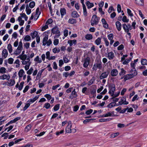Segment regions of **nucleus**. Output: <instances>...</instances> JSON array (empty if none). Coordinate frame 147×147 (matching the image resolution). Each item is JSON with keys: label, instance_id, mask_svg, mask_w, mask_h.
<instances>
[{"label": "nucleus", "instance_id": "cd10ccee", "mask_svg": "<svg viewBox=\"0 0 147 147\" xmlns=\"http://www.w3.org/2000/svg\"><path fill=\"white\" fill-rule=\"evenodd\" d=\"M112 119V118H109L107 119H99V121L100 122H102L106 121H108L111 120Z\"/></svg>", "mask_w": 147, "mask_h": 147}, {"label": "nucleus", "instance_id": "e433bc0d", "mask_svg": "<svg viewBox=\"0 0 147 147\" xmlns=\"http://www.w3.org/2000/svg\"><path fill=\"white\" fill-rule=\"evenodd\" d=\"M122 27L125 32H128V27L125 24H124L122 25Z\"/></svg>", "mask_w": 147, "mask_h": 147}, {"label": "nucleus", "instance_id": "58836bf2", "mask_svg": "<svg viewBox=\"0 0 147 147\" xmlns=\"http://www.w3.org/2000/svg\"><path fill=\"white\" fill-rule=\"evenodd\" d=\"M116 105V104L114 102H112L108 104L107 107L109 108H111L114 107H115Z\"/></svg>", "mask_w": 147, "mask_h": 147}, {"label": "nucleus", "instance_id": "2eb2a0df", "mask_svg": "<svg viewBox=\"0 0 147 147\" xmlns=\"http://www.w3.org/2000/svg\"><path fill=\"white\" fill-rule=\"evenodd\" d=\"M9 81L7 82V85L9 86H13L15 83V82L14 79H10L8 80Z\"/></svg>", "mask_w": 147, "mask_h": 147}, {"label": "nucleus", "instance_id": "69168bd1", "mask_svg": "<svg viewBox=\"0 0 147 147\" xmlns=\"http://www.w3.org/2000/svg\"><path fill=\"white\" fill-rule=\"evenodd\" d=\"M53 22V20L51 19H49L46 22V24L47 25L52 23Z\"/></svg>", "mask_w": 147, "mask_h": 147}, {"label": "nucleus", "instance_id": "c756f323", "mask_svg": "<svg viewBox=\"0 0 147 147\" xmlns=\"http://www.w3.org/2000/svg\"><path fill=\"white\" fill-rule=\"evenodd\" d=\"M37 35L38 32L36 31H34L33 33H30V35L33 39H34L36 36H37Z\"/></svg>", "mask_w": 147, "mask_h": 147}, {"label": "nucleus", "instance_id": "4d7b16f0", "mask_svg": "<svg viewBox=\"0 0 147 147\" xmlns=\"http://www.w3.org/2000/svg\"><path fill=\"white\" fill-rule=\"evenodd\" d=\"M24 84V82H22L20 84V86H19V87L18 88V89L19 90H21L22 89Z\"/></svg>", "mask_w": 147, "mask_h": 147}, {"label": "nucleus", "instance_id": "a878e982", "mask_svg": "<svg viewBox=\"0 0 147 147\" xmlns=\"http://www.w3.org/2000/svg\"><path fill=\"white\" fill-rule=\"evenodd\" d=\"M86 4L88 9L94 6V5L93 3H90L89 1H87L86 2Z\"/></svg>", "mask_w": 147, "mask_h": 147}, {"label": "nucleus", "instance_id": "338daca9", "mask_svg": "<svg viewBox=\"0 0 147 147\" xmlns=\"http://www.w3.org/2000/svg\"><path fill=\"white\" fill-rule=\"evenodd\" d=\"M93 111V110L92 109H90L88 110H87L86 111L85 113L87 115H89Z\"/></svg>", "mask_w": 147, "mask_h": 147}, {"label": "nucleus", "instance_id": "7c9ffc66", "mask_svg": "<svg viewBox=\"0 0 147 147\" xmlns=\"http://www.w3.org/2000/svg\"><path fill=\"white\" fill-rule=\"evenodd\" d=\"M44 70V69H42L39 71L36 76V78L37 79H39L40 78L41 74L43 72Z\"/></svg>", "mask_w": 147, "mask_h": 147}, {"label": "nucleus", "instance_id": "0eeeda50", "mask_svg": "<svg viewBox=\"0 0 147 147\" xmlns=\"http://www.w3.org/2000/svg\"><path fill=\"white\" fill-rule=\"evenodd\" d=\"M128 102L126 101V98L123 97L121 99L120 101L118 102V104L117 105H121L123 104L127 105L128 104Z\"/></svg>", "mask_w": 147, "mask_h": 147}, {"label": "nucleus", "instance_id": "4c0bfd02", "mask_svg": "<svg viewBox=\"0 0 147 147\" xmlns=\"http://www.w3.org/2000/svg\"><path fill=\"white\" fill-rule=\"evenodd\" d=\"M121 71L119 73V75L120 76L126 74V71H125L123 68H121Z\"/></svg>", "mask_w": 147, "mask_h": 147}, {"label": "nucleus", "instance_id": "680f3d73", "mask_svg": "<svg viewBox=\"0 0 147 147\" xmlns=\"http://www.w3.org/2000/svg\"><path fill=\"white\" fill-rule=\"evenodd\" d=\"M14 59L12 58H10L8 59V63L9 64H12L13 63Z\"/></svg>", "mask_w": 147, "mask_h": 147}, {"label": "nucleus", "instance_id": "20e7f679", "mask_svg": "<svg viewBox=\"0 0 147 147\" xmlns=\"http://www.w3.org/2000/svg\"><path fill=\"white\" fill-rule=\"evenodd\" d=\"M51 31L53 34H55V37L58 38L60 35V32L59 30V28L57 26L54 27L52 29Z\"/></svg>", "mask_w": 147, "mask_h": 147}, {"label": "nucleus", "instance_id": "a211bd4d", "mask_svg": "<svg viewBox=\"0 0 147 147\" xmlns=\"http://www.w3.org/2000/svg\"><path fill=\"white\" fill-rule=\"evenodd\" d=\"M133 78V77L130 74H127L124 76V81H125L127 80H129Z\"/></svg>", "mask_w": 147, "mask_h": 147}, {"label": "nucleus", "instance_id": "f03ea898", "mask_svg": "<svg viewBox=\"0 0 147 147\" xmlns=\"http://www.w3.org/2000/svg\"><path fill=\"white\" fill-rule=\"evenodd\" d=\"M90 59L88 56L83 58L81 61L83 63V67L85 68H87L90 63Z\"/></svg>", "mask_w": 147, "mask_h": 147}, {"label": "nucleus", "instance_id": "72a5a7b5", "mask_svg": "<svg viewBox=\"0 0 147 147\" xmlns=\"http://www.w3.org/2000/svg\"><path fill=\"white\" fill-rule=\"evenodd\" d=\"M31 127L32 126L31 125L29 124L27 125L25 128V131L27 132H28L31 129Z\"/></svg>", "mask_w": 147, "mask_h": 147}, {"label": "nucleus", "instance_id": "393cba45", "mask_svg": "<svg viewBox=\"0 0 147 147\" xmlns=\"http://www.w3.org/2000/svg\"><path fill=\"white\" fill-rule=\"evenodd\" d=\"M25 73L24 71L22 69H20L18 73L19 78H21L23 76V75Z\"/></svg>", "mask_w": 147, "mask_h": 147}, {"label": "nucleus", "instance_id": "1a4fd4ad", "mask_svg": "<svg viewBox=\"0 0 147 147\" xmlns=\"http://www.w3.org/2000/svg\"><path fill=\"white\" fill-rule=\"evenodd\" d=\"M41 13V12L39 11V7H38L36 10V14L35 16V18L34 20H36L38 18L39 15Z\"/></svg>", "mask_w": 147, "mask_h": 147}, {"label": "nucleus", "instance_id": "39448f33", "mask_svg": "<svg viewBox=\"0 0 147 147\" xmlns=\"http://www.w3.org/2000/svg\"><path fill=\"white\" fill-rule=\"evenodd\" d=\"M109 93L111 94V96H113V95L115 91V85L114 84L109 86Z\"/></svg>", "mask_w": 147, "mask_h": 147}, {"label": "nucleus", "instance_id": "473e14b6", "mask_svg": "<svg viewBox=\"0 0 147 147\" xmlns=\"http://www.w3.org/2000/svg\"><path fill=\"white\" fill-rule=\"evenodd\" d=\"M18 57L20 58L22 60H25L27 57V56L26 55L24 54L23 55H20Z\"/></svg>", "mask_w": 147, "mask_h": 147}, {"label": "nucleus", "instance_id": "dca6fc26", "mask_svg": "<svg viewBox=\"0 0 147 147\" xmlns=\"http://www.w3.org/2000/svg\"><path fill=\"white\" fill-rule=\"evenodd\" d=\"M67 43L69 44L70 46H71L73 44L75 45L77 44V41L76 40H68Z\"/></svg>", "mask_w": 147, "mask_h": 147}, {"label": "nucleus", "instance_id": "de8ad7c7", "mask_svg": "<svg viewBox=\"0 0 147 147\" xmlns=\"http://www.w3.org/2000/svg\"><path fill=\"white\" fill-rule=\"evenodd\" d=\"M60 107V105L58 104L55 105L53 107V109L55 111H57L58 110Z\"/></svg>", "mask_w": 147, "mask_h": 147}, {"label": "nucleus", "instance_id": "5fc2aeb1", "mask_svg": "<svg viewBox=\"0 0 147 147\" xmlns=\"http://www.w3.org/2000/svg\"><path fill=\"white\" fill-rule=\"evenodd\" d=\"M44 96L47 98L48 100H50L52 98L51 96L49 94H46Z\"/></svg>", "mask_w": 147, "mask_h": 147}, {"label": "nucleus", "instance_id": "f3484780", "mask_svg": "<svg viewBox=\"0 0 147 147\" xmlns=\"http://www.w3.org/2000/svg\"><path fill=\"white\" fill-rule=\"evenodd\" d=\"M135 3L139 5H143L144 0H135Z\"/></svg>", "mask_w": 147, "mask_h": 147}, {"label": "nucleus", "instance_id": "bf43d9fd", "mask_svg": "<svg viewBox=\"0 0 147 147\" xmlns=\"http://www.w3.org/2000/svg\"><path fill=\"white\" fill-rule=\"evenodd\" d=\"M127 13L129 16L131 17H132L133 16V14L131 12V11L129 9H127Z\"/></svg>", "mask_w": 147, "mask_h": 147}, {"label": "nucleus", "instance_id": "9d476101", "mask_svg": "<svg viewBox=\"0 0 147 147\" xmlns=\"http://www.w3.org/2000/svg\"><path fill=\"white\" fill-rule=\"evenodd\" d=\"M118 71L117 69H113L111 70V74L112 76H116L118 74Z\"/></svg>", "mask_w": 147, "mask_h": 147}, {"label": "nucleus", "instance_id": "ea45409f", "mask_svg": "<svg viewBox=\"0 0 147 147\" xmlns=\"http://www.w3.org/2000/svg\"><path fill=\"white\" fill-rule=\"evenodd\" d=\"M34 61L37 62L38 63H40L42 62V60L40 58H39L38 56H37L34 59Z\"/></svg>", "mask_w": 147, "mask_h": 147}, {"label": "nucleus", "instance_id": "3c124183", "mask_svg": "<svg viewBox=\"0 0 147 147\" xmlns=\"http://www.w3.org/2000/svg\"><path fill=\"white\" fill-rule=\"evenodd\" d=\"M50 106L51 105L50 103L46 102L44 104V107H45L47 109H48L50 107Z\"/></svg>", "mask_w": 147, "mask_h": 147}, {"label": "nucleus", "instance_id": "09e8293b", "mask_svg": "<svg viewBox=\"0 0 147 147\" xmlns=\"http://www.w3.org/2000/svg\"><path fill=\"white\" fill-rule=\"evenodd\" d=\"M141 63L142 65H145L147 64V60L146 59H143L141 61Z\"/></svg>", "mask_w": 147, "mask_h": 147}, {"label": "nucleus", "instance_id": "ddd939ff", "mask_svg": "<svg viewBox=\"0 0 147 147\" xmlns=\"http://www.w3.org/2000/svg\"><path fill=\"white\" fill-rule=\"evenodd\" d=\"M8 52L6 49H3L2 52V57L3 59L6 58L8 55Z\"/></svg>", "mask_w": 147, "mask_h": 147}, {"label": "nucleus", "instance_id": "5701e85b", "mask_svg": "<svg viewBox=\"0 0 147 147\" xmlns=\"http://www.w3.org/2000/svg\"><path fill=\"white\" fill-rule=\"evenodd\" d=\"M71 124L68 123V125L66 127L65 130L67 133H70L71 132Z\"/></svg>", "mask_w": 147, "mask_h": 147}, {"label": "nucleus", "instance_id": "bb28decb", "mask_svg": "<svg viewBox=\"0 0 147 147\" xmlns=\"http://www.w3.org/2000/svg\"><path fill=\"white\" fill-rule=\"evenodd\" d=\"M68 22L70 24H74L76 23L77 21L76 19L73 18H70L68 20Z\"/></svg>", "mask_w": 147, "mask_h": 147}, {"label": "nucleus", "instance_id": "a18cd8bd", "mask_svg": "<svg viewBox=\"0 0 147 147\" xmlns=\"http://www.w3.org/2000/svg\"><path fill=\"white\" fill-rule=\"evenodd\" d=\"M35 5V2L34 1H32L29 3V6L30 8H32L34 7Z\"/></svg>", "mask_w": 147, "mask_h": 147}, {"label": "nucleus", "instance_id": "a19ab883", "mask_svg": "<svg viewBox=\"0 0 147 147\" xmlns=\"http://www.w3.org/2000/svg\"><path fill=\"white\" fill-rule=\"evenodd\" d=\"M26 13L28 15H29L30 14L31 12V9L29 8L28 5V4L27 5L26 7Z\"/></svg>", "mask_w": 147, "mask_h": 147}, {"label": "nucleus", "instance_id": "4468645a", "mask_svg": "<svg viewBox=\"0 0 147 147\" xmlns=\"http://www.w3.org/2000/svg\"><path fill=\"white\" fill-rule=\"evenodd\" d=\"M107 57L110 60L113 59L115 57V55L114 53L112 52H109L108 53Z\"/></svg>", "mask_w": 147, "mask_h": 147}, {"label": "nucleus", "instance_id": "7ed1b4c3", "mask_svg": "<svg viewBox=\"0 0 147 147\" xmlns=\"http://www.w3.org/2000/svg\"><path fill=\"white\" fill-rule=\"evenodd\" d=\"M99 20V18L96 15H93L92 16L91 21V25L93 26L94 25H97L98 23Z\"/></svg>", "mask_w": 147, "mask_h": 147}, {"label": "nucleus", "instance_id": "603ef678", "mask_svg": "<svg viewBox=\"0 0 147 147\" xmlns=\"http://www.w3.org/2000/svg\"><path fill=\"white\" fill-rule=\"evenodd\" d=\"M131 60V58H129V59H127L125 60H124L123 62V64L124 65H125L128 63H129L130 61Z\"/></svg>", "mask_w": 147, "mask_h": 147}, {"label": "nucleus", "instance_id": "f8f14e48", "mask_svg": "<svg viewBox=\"0 0 147 147\" xmlns=\"http://www.w3.org/2000/svg\"><path fill=\"white\" fill-rule=\"evenodd\" d=\"M130 73L133 78L136 76L137 74V72L135 68H132Z\"/></svg>", "mask_w": 147, "mask_h": 147}, {"label": "nucleus", "instance_id": "6ab92c4d", "mask_svg": "<svg viewBox=\"0 0 147 147\" xmlns=\"http://www.w3.org/2000/svg\"><path fill=\"white\" fill-rule=\"evenodd\" d=\"M117 28L118 31H120L121 28V25L120 22H117L115 23Z\"/></svg>", "mask_w": 147, "mask_h": 147}, {"label": "nucleus", "instance_id": "13d9d810", "mask_svg": "<svg viewBox=\"0 0 147 147\" xmlns=\"http://www.w3.org/2000/svg\"><path fill=\"white\" fill-rule=\"evenodd\" d=\"M33 71V68L32 67H30V69L27 71V73L28 75H30L32 73V72Z\"/></svg>", "mask_w": 147, "mask_h": 147}, {"label": "nucleus", "instance_id": "f704fd0d", "mask_svg": "<svg viewBox=\"0 0 147 147\" xmlns=\"http://www.w3.org/2000/svg\"><path fill=\"white\" fill-rule=\"evenodd\" d=\"M2 76L3 80L6 79L7 80H9L10 78V76L9 75L3 74Z\"/></svg>", "mask_w": 147, "mask_h": 147}, {"label": "nucleus", "instance_id": "aec40b11", "mask_svg": "<svg viewBox=\"0 0 147 147\" xmlns=\"http://www.w3.org/2000/svg\"><path fill=\"white\" fill-rule=\"evenodd\" d=\"M71 17L74 18H78L80 16L79 14L76 11H73L71 13Z\"/></svg>", "mask_w": 147, "mask_h": 147}, {"label": "nucleus", "instance_id": "4be33fe9", "mask_svg": "<svg viewBox=\"0 0 147 147\" xmlns=\"http://www.w3.org/2000/svg\"><path fill=\"white\" fill-rule=\"evenodd\" d=\"M101 21L104 27L105 28H108V25L105 19L104 18H102L101 20Z\"/></svg>", "mask_w": 147, "mask_h": 147}, {"label": "nucleus", "instance_id": "c03bdc74", "mask_svg": "<svg viewBox=\"0 0 147 147\" xmlns=\"http://www.w3.org/2000/svg\"><path fill=\"white\" fill-rule=\"evenodd\" d=\"M7 49L9 51V52L11 53L12 51V47L11 44H9L7 46Z\"/></svg>", "mask_w": 147, "mask_h": 147}, {"label": "nucleus", "instance_id": "c85d7f7f", "mask_svg": "<svg viewBox=\"0 0 147 147\" xmlns=\"http://www.w3.org/2000/svg\"><path fill=\"white\" fill-rule=\"evenodd\" d=\"M95 80V78L94 77H93L92 79L89 81L88 82V84L89 86H90L94 83Z\"/></svg>", "mask_w": 147, "mask_h": 147}, {"label": "nucleus", "instance_id": "6e6552de", "mask_svg": "<svg viewBox=\"0 0 147 147\" xmlns=\"http://www.w3.org/2000/svg\"><path fill=\"white\" fill-rule=\"evenodd\" d=\"M115 115L114 111H109L108 112L107 114L102 115L101 117H114Z\"/></svg>", "mask_w": 147, "mask_h": 147}, {"label": "nucleus", "instance_id": "8fccbe9b", "mask_svg": "<svg viewBox=\"0 0 147 147\" xmlns=\"http://www.w3.org/2000/svg\"><path fill=\"white\" fill-rule=\"evenodd\" d=\"M6 69L4 67H1L0 68V73L1 74H4L6 72Z\"/></svg>", "mask_w": 147, "mask_h": 147}, {"label": "nucleus", "instance_id": "49530a36", "mask_svg": "<svg viewBox=\"0 0 147 147\" xmlns=\"http://www.w3.org/2000/svg\"><path fill=\"white\" fill-rule=\"evenodd\" d=\"M24 40L26 41H29L31 40L30 36L28 35H26L25 36Z\"/></svg>", "mask_w": 147, "mask_h": 147}, {"label": "nucleus", "instance_id": "423d86ee", "mask_svg": "<svg viewBox=\"0 0 147 147\" xmlns=\"http://www.w3.org/2000/svg\"><path fill=\"white\" fill-rule=\"evenodd\" d=\"M109 73V71L108 70L103 71L100 76V78L102 79L106 78L108 77Z\"/></svg>", "mask_w": 147, "mask_h": 147}, {"label": "nucleus", "instance_id": "b1692460", "mask_svg": "<svg viewBox=\"0 0 147 147\" xmlns=\"http://www.w3.org/2000/svg\"><path fill=\"white\" fill-rule=\"evenodd\" d=\"M48 36L46 35L43 39L42 41V45L43 46H45L46 45L47 43V42L48 40Z\"/></svg>", "mask_w": 147, "mask_h": 147}, {"label": "nucleus", "instance_id": "37998d69", "mask_svg": "<svg viewBox=\"0 0 147 147\" xmlns=\"http://www.w3.org/2000/svg\"><path fill=\"white\" fill-rule=\"evenodd\" d=\"M82 7L83 10L84 15L85 16H87V12L85 5H84L83 6H82Z\"/></svg>", "mask_w": 147, "mask_h": 147}, {"label": "nucleus", "instance_id": "0e129e2a", "mask_svg": "<svg viewBox=\"0 0 147 147\" xmlns=\"http://www.w3.org/2000/svg\"><path fill=\"white\" fill-rule=\"evenodd\" d=\"M119 135V133L118 132L115 133L114 134H111V137L112 138H114L116 136H118Z\"/></svg>", "mask_w": 147, "mask_h": 147}, {"label": "nucleus", "instance_id": "e2e57ef3", "mask_svg": "<svg viewBox=\"0 0 147 147\" xmlns=\"http://www.w3.org/2000/svg\"><path fill=\"white\" fill-rule=\"evenodd\" d=\"M31 64V62H29V63L26 65L24 67L25 69L26 70H28L29 68V67L30 66Z\"/></svg>", "mask_w": 147, "mask_h": 147}, {"label": "nucleus", "instance_id": "774afa93", "mask_svg": "<svg viewBox=\"0 0 147 147\" xmlns=\"http://www.w3.org/2000/svg\"><path fill=\"white\" fill-rule=\"evenodd\" d=\"M124 48V46L122 44L120 45L117 48V49L118 50H122Z\"/></svg>", "mask_w": 147, "mask_h": 147}, {"label": "nucleus", "instance_id": "9b49d317", "mask_svg": "<svg viewBox=\"0 0 147 147\" xmlns=\"http://www.w3.org/2000/svg\"><path fill=\"white\" fill-rule=\"evenodd\" d=\"M77 96L76 92L75 91V89H74L72 91L71 94L69 96V98L73 99L74 98H76Z\"/></svg>", "mask_w": 147, "mask_h": 147}, {"label": "nucleus", "instance_id": "864d4df0", "mask_svg": "<svg viewBox=\"0 0 147 147\" xmlns=\"http://www.w3.org/2000/svg\"><path fill=\"white\" fill-rule=\"evenodd\" d=\"M122 20L123 22L127 23L129 22V20L127 18L126 16H124L123 17Z\"/></svg>", "mask_w": 147, "mask_h": 147}, {"label": "nucleus", "instance_id": "f257e3e1", "mask_svg": "<svg viewBox=\"0 0 147 147\" xmlns=\"http://www.w3.org/2000/svg\"><path fill=\"white\" fill-rule=\"evenodd\" d=\"M102 67V62L101 60H98L94 63L92 69L93 71H96L98 69H101Z\"/></svg>", "mask_w": 147, "mask_h": 147}, {"label": "nucleus", "instance_id": "052dcab7", "mask_svg": "<svg viewBox=\"0 0 147 147\" xmlns=\"http://www.w3.org/2000/svg\"><path fill=\"white\" fill-rule=\"evenodd\" d=\"M107 37L109 40H111L113 39V34H110L107 36Z\"/></svg>", "mask_w": 147, "mask_h": 147}, {"label": "nucleus", "instance_id": "2f4dec72", "mask_svg": "<svg viewBox=\"0 0 147 147\" xmlns=\"http://www.w3.org/2000/svg\"><path fill=\"white\" fill-rule=\"evenodd\" d=\"M101 39L100 37L98 38L95 41V44L97 45H99L101 42Z\"/></svg>", "mask_w": 147, "mask_h": 147}, {"label": "nucleus", "instance_id": "c9c22d12", "mask_svg": "<svg viewBox=\"0 0 147 147\" xmlns=\"http://www.w3.org/2000/svg\"><path fill=\"white\" fill-rule=\"evenodd\" d=\"M85 38L87 40H90L92 39V36L91 34H87L85 35Z\"/></svg>", "mask_w": 147, "mask_h": 147}, {"label": "nucleus", "instance_id": "6e6d98bb", "mask_svg": "<svg viewBox=\"0 0 147 147\" xmlns=\"http://www.w3.org/2000/svg\"><path fill=\"white\" fill-rule=\"evenodd\" d=\"M30 103H28L26 104L25 105L24 107L23 110L24 111H25L30 106Z\"/></svg>", "mask_w": 147, "mask_h": 147}, {"label": "nucleus", "instance_id": "412c9836", "mask_svg": "<svg viewBox=\"0 0 147 147\" xmlns=\"http://www.w3.org/2000/svg\"><path fill=\"white\" fill-rule=\"evenodd\" d=\"M60 12L61 17L62 18L63 16L66 14V10L64 8H61L60 9Z\"/></svg>", "mask_w": 147, "mask_h": 147}, {"label": "nucleus", "instance_id": "79ce46f5", "mask_svg": "<svg viewBox=\"0 0 147 147\" xmlns=\"http://www.w3.org/2000/svg\"><path fill=\"white\" fill-rule=\"evenodd\" d=\"M52 51L54 53H58L60 51V49L59 48L55 47L52 49Z\"/></svg>", "mask_w": 147, "mask_h": 147}]
</instances>
